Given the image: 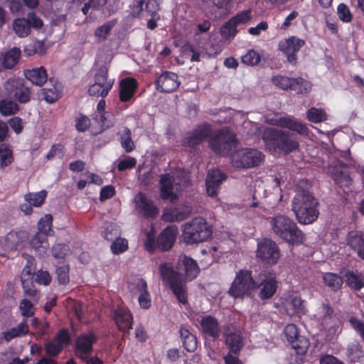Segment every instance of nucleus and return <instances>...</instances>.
Listing matches in <instances>:
<instances>
[{"label":"nucleus","instance_id":"obj_1","mask_svg":"<svg viewBox=\"0 0 364 364\" xmlns=\"http://www.w3.org/2000/svg\"><path fill=\"white\" fill-rule=\"evenodd\" d=\"M161 277L168 284L179 302L186 304V282L195 279L200 272L197 262L185 255L180 257L178 266L174 268L171 263H164L159 267Z\"/></svg>","mask_w":364,"mask_h":364},{"label":"nucleus","instance_id":"obj_2","mask_svg":"<svg viewBox=\"0 0 364 364\" xmlns=\"http://www.w3.org/2000/svg\"><path fill=\"white\" fill-rule=\"evenodd\" d=\"M245 129L250 128L247 134L256 135L262 134V138L265 145L274 151L279 150L288 154L297 149L299 142L289 132L283 131L276 128L259 127L257 124L250 121L245 122Z\"/></svg>","mask_w":364,"mask_h":364},{"label":"nucleus","instance_id":"obj_3","mask_svg":"<svg viewBox=\"0 0 364 364\" xmlns=\"http://www.w3.org/2000/svg\"><path fill=\"white\" fill-rule=\"evenodd\" d=\"M311 184L306 179L300 180L296 185V193L292 200L291 208L296 220L301 224L314 222L318 215V202L310 192Z\"/></svg>","mask_w":364,"mask_h":364},{"label":"nucleus","instance_id":"obj_4","mask_svg":"<svg viewBox=\"0 0 364 364\" xmlns=\"http://www.w3.org/2000/svg\"><path fill=\"white\" fill-rule=\"evenodd\" d=\"M270 224L273 232L289 244L299 245L303 242L304 235L289 218L277 215L271 219Z\"/></svg>","mask_w":364,"mask_h":364},{"label":"nucleus","instance_id":"obj_5","mask_svg":"<svg viewBox=\"0 0 364 364\" xmlns=\"http://www.w3.org/2000/svg\"><path fill=\"white\" fill-rule=\"evenodd\" d=\"M183 240L186 244L204 242L212 235V229L206 220L201 217L194 218L191 221L182 225Z\"/></svg>","mask_w":364,"mask_h":364},{"label":"nucleus","instance_id":"obj_6","mask_svg":"<svg viewBox=\"0 0 364 364\" xmlns=\"http://www.w3.org/2000/svg\"><path fill=\"white\" fill-rule=\"evenodd\" d=\"M257 286L258 282L256 279L253 278L252 272L247 269H241L237 272L228 294L234 298L249 296Z\"/></svg>","mask_w":364,"mask_h":364},{"label":"nucleus","instance_id":"obj_7","mask_svg":"<svg viewBox=\"0 0 364 364\" xmlns=\"http://www.w3.org/2000/svg\"><path fill=\"white\" fill-rule=\"evenodd\" d=\"M209 144L216 154L225 156L236 147L237 139L234 132L223 129L210 137Z\"/></svg>","mask_w":364,"mask_h":364},{"label":"nucleus","instance_id":"obj_8","mask_svg":"<svg viewBox=\"0 0 364 364\" xmlns=\"http://www.w3.org/2000/svg\"><path fill=\"white\" fill-rule=\"evenodd\" d=\"M264 154L255 149L244 148L231 155V162L237 168H249L257 166L264 161Z\"/></svg>","mask_w":364,"mask_h":364},{"label":"nucleus","instance_id":"obj_9","mask_svg":"<svg viewBox=\"0 0 364 364\" xmlns=\"http://www.w3.org/2000/svg\"><path fill=\"white\" fill-rule=\"evenodd\" d=\"M256 279L258 282L256 289H259L258 296L260 299L265 300L272 298L277 289L275 273L262 269L256 277Z\"/></svg>","mask_w":364,"mask_h":364},{"label":"nucleus","instance_id":"obj_10","mask_svg":"<svg viewBox=\"0 0 364 364\" xmlns=\"http://www.w3.org/2000/svg\"><path fill=\"white\" fill-rule=\"evenodd\" d=\"M327 172L335 183L344 191L351 186L353 180L350 176V168L342 161L337 159L333 161L328 166Z\"/></svg>","mask_w":364,"mask_h":364},{"label":"nucleus","instance_id":"obj_11","mask_svg":"<svg viewBox=\"0 0 364 364\" xmlns=\"http://www.w3.org/2000/svg\"><path fill=\"white\" fill-rule=\"evenodd\" d=\"M108 69L106 66H100L94 76V83L90 87V95L105 97L114 84L113 80H107Z\"/></svg>","mask_w":364,"mask_h":364},{"label":"nucleus","instance_id":"obj_12","mask_svg":"<svg viewBox=\"0 0 364 364\" xmlns=\"http://www.w3.org/2000/svg\"><path fill=\"white\" fill-rule=\"evenodd\" d=\"M256 257L261 262L273 265L280 257L279 249L274 241L264 238L258 242Z\"/></svg>","mask_w":364,"mask_h":364},{"label":"nucleus","instance_id":"obj_13","mask_svg":"<svg viewBox=\"0 0 364 364\" xmlns=\"http://www.w3.org/2000/svg\"><path fill=\"white\" fill-rule=\"evenodd\" d=\"M6 91L20 104H26L31 98V91L24 80L20 77L9 78L5 85Z\"/></svg>","mask_w":364,"mask_h":364},{"label":"nucleus","instance_id":"obj_14","mask_svg":"<svg viewBox=\"0 0 364 364\" xmlns=\"http://www.w3.org/2000/svg\"><path fill=\"white\" fill-rule=\"evenodd\" d=\"M202 8L209 18L216 20L230 13L231 0H203Z\"/></svg>","mask_w":364,"mask_h":364},{"label":"nucleus","instance_id":"obj_15","mask_svg":"<svg viewBox=\"0 0 364 364\" xmlns=\"http://www.w3.org/2000/svg\"><path fill=\"white\" fill-rule=\"evenodd\" d=\"M224 336L229 352L238 354L244 346L241 331L236 326L230 323L225 326Z\"/></svg>","mask_w":364,"mask_h":364},{"label":"nucleus","instance_id":"obj_16","mask_svg":"<svg viewBox=\"0 0 364 364\" xmlns=\"http://www.w3.org/2000/svg\"><path fill=\"white\" fill-rule=\"evenodd\" d=\"M305 41L295 36H291L279 44V48L287 56L289 63L295 65L296 63V53L304 46Z\"/></svg>","mask_w":364,"mask_h":364},{"label":"nucleus","instance_id":"obj_17","mask_svg":"<svg viewBox=\"0 0 364 364\" xmlns=\"http://www.w3.org/2000/svg\"><path fill=\"white\" fill-rule=\"evenodd\" d=\"M134 203L136 210L144 218H154L159 213V210L154 205V202L143 193L136 194Z\"/></svg>","mask_w":364,"mask_h":364},{"label":"nucleus","instance_id":"obj_18","mask_svg":"<svg viewBox=\"0 0 364 364\" xmlns=\"http://www.w3.org/2000/svg\"><path fill=\"white\" fill-rule=\"evenodd\" d=\"M68 344V329L60 330L55 336L45 343V351L47 355L53 357L62 351L64 345Z\"/></svg>","mask_w":364,"mask_h":364},{"label":"nucleus","instance_id":"obj_19","mask_svg":"<svg viewBox=\"0 0 364 364\" xmlns=\"http://www.w3.org/2000/svg\"><path fill=\"white\" fill-rule=\"evenodd\" d=\"M227 178L226 175L219 169L208 171L205 179L206 192L208 196L215 197L221 183Z\"/></svg>","mask_w":364,"mask_h":364},{"label":"nucleus","instance_id":"obj_20","mask_svg":"<svg viewBox=\"0 0 364 364\" xmlns=\"http://www.w3.org/2000/svg\"><path fill=\"white\" fill-rule=\"evenodd\" d=\"M227 178L226 175L219 169L208 171L205 179L206 192L208 196L215 197L221 183Z\"/></svg>","mask_w":364,"mask_h":364},{"label":"nucleus","instance_id":"obj_21","mask_svg":"<svg viewBox=\"0 0 364 364\" xmlns=\"http://www.w3.org/2000/svg\"><path fill=\"white\" fill-rule=\"evenodd\" d=\"M178 75L172 72L163 73L156 80V90L161 92H171L179 86Z\"/></svg>","mask_w":364,"mask_h":364},{"label":"nucleus","instance_id":"obj_22","mask_svg":"<svg viewBox=\"0 0 364 364\" xmlns=\"http://www.w3.org/2000/svg\"><path fill=\"white\" fill-rule=\"evenodd\" d=\"M212 129L210 125L203 124L198 126L183 140V145L189 147H195L207 139L211 134Z\"/></svg>","mask_w":364,"mask_h":364},{"label":"nucleus","instance_id":"obj_23","mask_svg":"<svg viewBox=\"0 0 364 364\" xmlns=\"http://www.w3.org/2000/svg\"><path fill=\"white\" fill-rule=\"evenodd\" d=\"M96 341L93 333L82 334L75 342L76 355L82 360H87L92 350V344Z\"/></svg>","mask_w":364,"mask_h":364},{"label":"nucleus","instance_id":"obj_24","mask_svg":"<svg viewBox=\"0 0 364 364\" xmlns=\"http://www.w3.org/2000/svg\"><path fill=\"white\" fill-rule=\"evenodd\" d=\"M178 233V227L171 225L166 227L157 237V247L163 251L170 250L173 245Z\"/></svg>","mask_w":364,"mask_h":364},{"label":"nucleus","instance_id":"obj_25","mask_svg":"<svg viewBox=\"0 0 364 364\" xmlns=\"http://www.w3.org/2000/svg\"><path fill=\"white\" fill-rule=\"evenodd\" d=\"M50 87H46L41 90V94L43 99L48 103H53L57 101L62 95L63 86L58 80L54 77L49 79Z\"/></svg>","mask_w":364,"mask_h":364},{"label":"nucleus","instance_id":"obj_26","mask_svg":"<svg viewBox=\"0 0 364 364\" xmlns=\"http://www.w3.org/2000/svg\"><path fill=\"white\" fill-rule=\"evenodd\" d=\"M192 212L191 206L183 204L167 210L163 215L164 220L166 222H180L188 218Z\"/></svg>","mask_w":364,"mask_h":364},{"label":"nucleus","instance_id":"obj_27","mask_svg":"<svg viewBox=\"0 0 364 364\" xmlns=\"http://www.w3.org/2000/svg\"><path fill=\"white\" fill-rule=\"evenodd\" d=\"M272 124L282 128H288L301 135L309 134V129L305 124L289 117L276 118L272 120Z\"/></svg>","mask_w":364,"mask_h":364},{"label":"nucleus","instance_id":"obj_28","mask_svg":"<svg viewBox=\"0 0 364 364\" xmlns=\"http://www.w3.org/2000/svg\"><path fill=\"white\" fill-rule=\"evenodd\" d=\"M272 124L282 128H288L301 135L309 134V129L305 124L289 117L276 118L272 120Z\"/></svg>","mask_w":364,"mask_h":364},{"label":"nucleus","instance_id":"obj_29","mask_svg":"<svg viewBox=\"0 0 364 364\" xmlns=\"http://www.w3.org/2000/svg\"><path fill=\"white\" fill-rule=\"evenodd\" d=\"M347 245L364 259V234L357 230L349 232L346 237Z\"/></svg>","mask_w":364,"mask_h":364},{"label":"nucleus","instance_id":"obj_30","mask_svg":"<svg viewBox=\"0 0 364 364\" xmlns=\"http://www.w3.org/2000/svg\"><path fill=\"white\" fill-rule=\"evenodd\" d=\"M202 330L205 336L216 340L219 338L220 333V328L218 320L211 316L203 317L200 321Z\"/></svg>","mask_w":364,"mask_h":364},{"label":"nucleus","instance_id":"obj_31","mask_svg":"<svg viewBox=\"0 0 364 364\" xmlns=\"http://www.w3.org/2000/svg\"><path fill=\"white\" fill-rule=\"evenodd\" d=\"M114 318L120 331L126 332L132 328V316L129 310L122 307L117 308L114 311Z\"/></svg>","mask_w":364,"mask_h":364},{"label":"nucleus","instance_id":"obj_32","mask_svg":"<svg viewBox=\"0 0 364 364\" xmlns=\"http://www.w3.org/2000/svg\"><path fill=\"white\" fill-rule=\"evenodd\" d=\"M21 56L19 48L14 47L2 54L1 66L4 69H12L18 63Z\"/></svg>","mask_w":364,"mask_h":364},{"label":"nucleus","instance_id":"obj_33","mask_svg":"<svg viewBox=\"0 0 364 364\" xmlns=\"http://www.w3.org/2000/svg\"><path fill=\"white\" fill-rule=\"evenodd\" d=\"M119 98L122 102L129 101L136 92L137 84L133 78L122 80L119 84Z\"/></svg>","mask_w":364,"mask_h":364},{"label":"nucleus","instance_id":"obj_34","mask_svg":"<svg viewBox=\"0 0 364 364\" xmlns=\"http://www.w3.org/2000/svg\"><path fill=\"white\" fill-rule=\"evenodd\" d=\"M25 76L32 84L40 87L48 80L47 71L43 66L28 70L25 73Z\"/></svg>","mask_w":364,"mask_h":364},{"label":"nucleus","instance_id":"obj_35","mask_svg":"<svg viewBox=\"0 0 364 364\" xmlns=\"http://www.w3.org/2000/svg\"><path fill=\"white\" fill-rule=\"evenodd\" d=\"M26 237L23 231L11 230L8 232L4 240V245L5 248L12 250L17 247L23 242Z\"/></svg>","mask_w":364,"mask_h":364},{"label":"nucleus","instance_id":"obj_36","mask_svg":"<svg viewBox=\"0 0 364 364\" xmlns=\"http://www.w3.org/2000/svg\"><path fill=\"white\" fill-rule=\"evenodd\" d=\"M173 180L169 175H164L160 179L161 196L163 199L173 201L176 198V195L173 192Z\"/></svg>","mask_w":364,"mask_h":364},{"label":"nucleus","instance_id":"obj_37","mask_svg":"<svg viewBox=\"0 0 364 364\" xmlns=\"http://www.w3.org/2000/svg\"><path fill=\"white\" fill-rule=\"evenodd\" d=\"M181 338L184 348L188 352H194L197 348V339L195 335L191 333L187 328H181Z\"/></svg>","mask_w":364,"mask_h":364},{"label":"nucleus","instance_id":"obj_38","mask_svg":"<svg viewBox=\"0 0 364 364\" xmlns=\"http://www.w3.org/2000/svg\"><path fill=\"white\" fill-rule=\"evenodd\" d=\"M347 284L354 290H360L364 287V276L358 272H348L346 274Z\"/></svg>","mask_w":364,"mask_h":364},{"label":"nucleus","instance_id":"obj_39","mask_svg":"<svg viewBox=\"0 0 364 364\" xmlns=\"http://www.w3.org/2000/svg\"><path fill=\"white\" fill-rule=\"evenodd\" d=\"M14 161L13 150L6 144H0V168L10 166Z\"/></svg>","mask_w":364,"mask_h":364},{"label":"nucleus","instance_id":"obj_40","mask_svg":"<svg viewBox=\"0 0 364 364\" xmlns=\"http://www.w3.org/2000/svg\"><path fill=\"white\" fill-rule=\"evenodd\" d=\"M28 326L26 321L21 322L16 327L4 332V339L10 341L14 338L26 336L28 333Z\"/></svg>","mask_w":364,"mask_h":364},{"label":"nucleus","instance_id":"obj_41","mask_svg":"<svg viewBox=\"0 0 364 364\" xmlns=\"http://www.w3.org/2000/svg\"><path fill=\"white\" fill-rule=\"evenodd\" d=\"M117 19L105 22L103 25L98 26L94 32L95 37L99 41H105L109 36L111 31L117 24Z\"/></svg>","mask_w":364,"mask_h":364},{"label":"nucleus","instance_id":"obj_42","mask_svg":"<svg viewBox=\"0 0 364 364\" xmlns=\"http://www.w3.org/2000/svg\"><path fill=\"white\" fill-rule=\"evenodd\" d=\"M13 28L15 33L20 38H25L31 33V28L26 18H18L13 22Z\"/></svg>","mask_w":364,"mask_h":364},{"label":"nucleus","instance_id":"obj_43","mask_svg":"<svg viewBox=\"0 0 364 364\" xmlns=\"http://www.w3.org/2000/svg\"><path fill=\"white\" fill-rule=\"evenodd\" d=\"M118 135L120 144L126 152L129 153L135 149V144L132 139V132L129 128L125 127Z\"/></svg>","mask_w":364,"mask_h":364},{"label":"nucleus","instance_id":"obj_44","mask_svg":"<svg viewBox=\"0 0 364 364\" xmlns=\"http://www.w3.org/2000/svg\"><path fill=\"white\" fill-rule=\"evenodd\" d=\"M20 108L18 105L14 100L2 99L0 100V113L3 116H10L16 114Z\"/></svg>","mask_w":364,"mask_h":364},{"label":"nucleus","instance_id":"obj_45","mask_svg":"<svg viewBox=\"0 0 364 364\" xmlns=\"http://www.w3.org/2000/svg\"><path fill=\"white\" fill-rule=\"evenodd\" d=\"M47 194L48 193L46 190L36 193H28L24 196V199L26 202L29 203L32 206L40 207L44 203Z\"/></svg>","mask_w":364,"mask_h":364},{"label":"nucleus","instance_id":"obj_46","mask_svg":"<svg viewBox=\"0 0 364 364\" xmlns=\"http://www.w3.org/2000/svg\"><path fill=\"white\" fill-rule=\"evenodd\" d=\"M287 310L289 314L293 315H301L304 314V306L300 297L294 296L291 299L287 305Z\"/></svg>","mask_w":364,"mask_h":364},{"label":"nucleus","instance_id":"obj_47","mask_svg":"<svg viewBox=\"0 0 364 364\" xmlns=\"http://www.w3.org/2000/svg\"><path fill=\"white\" fill-rule=\"evenodd\" d=\"M48 235L46 233L38 231L30 242L31 246L36 250L41 248L43 251L46 250L49 247L47 238Z\"/></svg>","mask_w":364,"mask_h":364},{"label":"nucleus","instance_id":"obj_48","mask_svg":"<svg viewBox=\"0 0 364 364\" xmlns=\"http://www.w3.org/2000/svg\"><path fill=\"white\" fill-rule=\"evenodd\" d=\"M323 281L326 286L333 291L339 289L343 284L342 278L336 274L328 272L323 275Z\"/></svg>","mask_w":364,"mask_h":364},{"label":"nucleus","instance_id":"obj_49","mask_svg":"<svg viewBox=\"0 0 364 364\" xmlns=\"http://www.w3.org/2000/svg\"><path fill=\"white\" fill-rule=\"evenodd\" d=\"M311 89L309 82L301 77L291 78L290 90L297 93H304L308 92Z\"/></svg>","mask_w":364,"mask_h":364},{"label":"nucleus","instance_id":"obj_50","mask_svg":"<svg viewBox=\"0 0 364 364\" xmlns=\"http://www.w3.org/2000/svg\"><path fill=\"white\" fill-rule=\"evenodd\" d=\"M307 119L314 123L323 122L327 119L326 114L323 109L311 107L306 113Z\"/></svg>","mask_w":364,"mask_h":364},{"label":"nucleus","instance_id":"obj_51","mask_svg":"<svg viewBox=\"0 0 364 364\" xmlns=\"http://www.w3.org/2000/svg\"><path fill=\"white\" fill-rule=\"evenodd\" d=\"M291 345L292 348L296 350L297 354L302 355L307 351L309 347V342L306 338L299 335L291 343Z\"/></svg>","mask_w":364,"mask_h":364},{"label":"nucleus","instance_id":"obj_52","mask_svg":"<svg viewBox=\"0 0 364 364\" xmlns=\"http://www.w3.org/2000/svg\"><path fill=\"white\" fill-rule=\"evenodd\" d=\"M53 217L50 214H46L41 218L38 223V230L39 232L50 235L52 230Z\"/></svg>","mask_w":364,"mask_h":364},{"label":"nucleus","instance_id":"obj_53","mask_svg":"<svg viewBox=\"0 0 364 364\" xmlns=\"http://www.w3.org/2000/svg\"><path fill=\"white\" fill-rule=\"evenodd\" d=\"M144 15L149 16H160L159 11L161 9L159 0H145Z\"/></svg>","mask_w":364,"mask_h":364},{"label":"nucleus","instance_id":"obj_54","mask_svg":"<svg viewBox=\"0 0 364 364\" xmlns=\"http://www.w3.org/2000/svg\"><path fill=\"white\" fill-rule=\"evenodd\" d=\"M230 18L220 28V32L222 36L225 38H232L237 33V25L235 22L231 23Z\"/></svg>","mask_w":364,"mask_h":364},{"label":"nucleus","instance_id":"obj_55","mask_svg":"<svg viewBox=\"0 0 364 364\" xmlns=\"http://www.w3.org/2000/svg\"><path fill=\"white\" fill-rule=\"evenodd\" d=\"M232 21L235 22L237 26L245 24L252 19V10L247 9L239 12L236 16L231 18Z\"/></svg>","mask_w":364,"mask_h":364},{"label":"nucleus","instance_id":"obj_56","mask_svg":"<svg viewBox=\"0 0 364 364\" xmlns=\"http://www.w3.org/2000/svg\"><path fill=\"white\" fill-rule=\"evenodd\" d=\"M19 309L22 316L24 317H31L35 314V308L32 302L26 299L20 302Z\"/></svg>","mask_w":364,"mask_h":364},{"label":"nucleus","instance_id":"obj_57","mask_svg":"<svg viewBox=\"0 0 364 364\" xmlns=\"http://www.w3.org/2000/svg\"><path fill=\"white\" fill-rule=\"evenodd\" d=\"M260 61V55L253 50H249L242 57V62L247 65L254 66Z\"/></svg>","mask_w":364,"mask_h":364},{"label":"nucleus","instance_id":"obj_58","mask_svg":"<svg viewBox=\"0 0 364 364\" xmlns=\"http://www.w3.org/2000/svg\"><path fill=\"white\" fill-rule=\"evenodd\" d=\"M128 247V242L125 239L119 237L113 240L111 250L114 254H119L124 252Z\"/></svg>","mask_w":364,"mask_h":364},{"label":"nucleus","instance_id":"obj_59","mask_svg":"<svg viewBox=\"0 0 364 364\" xmlns=\"http://www.w3.org/2000/svg\"><path fill=\"white\" fill-rule=\"evenodd\" d=\"M75 127L76 129L81 132H85L90 126V119L83 114H80L75 119Z\"/></svg>","mask_w":364,"mask_h":364},{"label":"nucleus","instance_id":"obj_60","mask_svg":"<svg viewBox=\"0 0 364 364\" xmlns=\"http://www.w3.org/2000/svg\"><path fill=\"white\" fill-rule=\"evenodd\" d=\"M24 294L31 298L37 294V290L33 284V279L21 280Z\"/></svg>","mask_w":364,"mask_h":364},{"label":"nucleus","instance_id":"obj_61","mask_svg":"<svg viewBox=\"0 0 364 364\" xmlns=\"http://www.w3.org/2000/svg\"><path fill=\"white\" fill-rule=\"evenodd\" d=\"M284 334L290 344L299 336L297 327L292 323L284 328Z\"/></svg>","mask_w":364,"mask_h":364},{"label":"nucleus","instance_id":"obj_62","mask_svg":"<svg viewBox=\"0 0 364 364\" xmlns=\"http://www.w3.org/2000/svg\"><path fill=\"white\" fill-rule=\"evenodd\" d=\"M102 235L107 240L113 241L119 236V232L116 226L109 224L102 232Z\"/></svg>","mask_w":364,"mask_h":364},{"label":"nucleus","instance_id":"obj_63","mask_svg":"<svg viewBox=\"0 0 364 364\" xmlns=\"http://www.w3.org/2000/svg\"><path fill=\"white\" fill-rule=\"evenodd\" d=\"M272 81L276 86L279 87L283 90H287L290 89L291 77L277 75L274 76L272 78Z\"/></svg>","mask_w":364,"mask_h":364},{"label":"nucleus","instance_id":"obj_64","mask_svg":"<svg viewBox=\"0 0 364 364\" xmlns=\"http://www.w3.org/2000/svg\"><path fill=\"white\" fill-rule=\"evenodd\" d=\"M349 322L364 341V323L355 317L350 318Z\"/></svg>","mask_w":364,"mask_h":364}]
</instances>
